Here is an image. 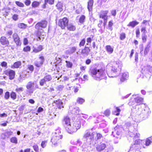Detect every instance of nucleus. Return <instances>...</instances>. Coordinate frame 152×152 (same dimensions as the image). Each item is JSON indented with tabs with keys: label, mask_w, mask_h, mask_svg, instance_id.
Listing matches in <instances>:
<instances>
[{
	"label": "nucleus",
	"mask_w": 152,
	"mask_h": 152,
	"mask_svg": "<svg viewBox=\"0 0 152 152\" xmlns=\"http://www.w3.org/2000/svg\"><path fill=\"white\" fill-rule=\"evenodd\" d=\"M89 73L91 76L96 80L105 79L107 78V73L102 69L91 67Z\"/></svg>",
	"instance_id": "nucleus-1"
},
{
	"label": "nucleus",
	"mask_w": 152,
	"mask_h": 152,
	"mask_svg": "<svg viewBox=\"0 0 152 152\" xmlns=\"http://www.w3.org/2000/svg\"><path fill=\"white\" fill-rule=\"evenodd\" d=\"M122 66V64L120 61H116L114 62L111 69V73L112 75H110L109 74L107 75L110 77H113L117 76L120 71Z\"/></svg>",
	"instance_id": "nucleus-2"
},
{
	"label": "nucleus",
	"mask_w": 152,
	"mask_h": 152,
	"mask_svg": "<svg viewBox=\"0 0 152 152\" xmlns=\"http://www.w3.org/2000/svg\"><path fill=\"white\" fill-rule=\"evenodd\" d=\"M152 74V66L150 65L144 66L142 69L140 77L145 80H148Z\"/></svg>",
	"instance_id": "nucleus-3"
},
{
	"label": "nucleus",
	"mask_w": 152,
	"mask_h": 152,
	"mask_svg": "<svg viewBox=\"0 0 152 152\" xmlns=\"http://www.w3.org/2000/svg\"><path fill=\"white\" fill-rule=\"evenodd\" d=\"M96 149L98 152H101L104 150L105 152H111L113 151V148L112 145L107 142H101L96 145Z\"/></svg>",
	"instance_id": "nucleus-4"
},
{
	"label": "nucleus",
	"mask_w": 152,
	"mask_h": 152,
	"mask_svg": "<svg viewBox=\"0 0 152 152\" xmlns=\"http://www.w3.org/2000/svg\"><path fill=\"white\" fill-rule=\"evenodd\" d=\"M124 126L126 127H128V136L133 138L134 139L139 137L140 134L138 133L137 130L135 129L133 126H131L130 123L127 122L126 123Z\"/></svg>",
	"instance_id": "nucleus-5"
},
{
	"label": "nucleus",
	"mask_w": 152,
	"mask_h": 152,
	"mask_svg": "<svg viewBox=\"0 0 152 152\" xmlns=\"http://www.w3.org/2000/svg\"><path fill=\"white\" fill-rule=\"evenodd\" d=\"M26 88V93L27 95H31L33 93L34 91L36 89L39 88L37 84L35 81H30L28 83Z\"/></svg>",
	"instance_id": "nucleus-6"
},
{
	"label": "nucleus",
	"mask_w": 152,
	"mask_h": 152,
	"mask_svg": "<svg viewBox=\"0 0 152 152\" xmlns=\"http://www.w3.org/2000/svg\"><path fill=\"white\" fill-rule=\"evenodd\" d=\"M151 113L148 107H145L143 109L140 114L137 116V120L139 121H142L146 120Z\"/></svg>",
	"instance_id": "nucleus-7"
},
{
	"label": "nucleus",
	"mask_w": 152,
	"mask_h": 152,
	"mask_svg": "<svg viewBox=\"0 0 152 152\" xmlns=\"http://www.w3.org/2000/svg\"><path fill=\"white\" fill-rule=\"evenodd\" d=\"M114 131H113L112 134L114 137H116L117 139H120L122 133L124 131V129L122 125H117L114 128Z\"/></svg>",
	"instance_id": "nucleus-8"
},
{
	"label": "nucleus",
	"mask_w": 152,
	"mask_h": 152,
	"mask_svg": "<svg viewBox=\"0 0 152 152\" xmlns=\"http://www.w3.org/2000/svg\"><path fill=\"white\" fill-rule=\"evenodd\" d=\"M96 134L95 132H91L88 130H86L83 136V138L86 139L88 144L91 145L94 141V136Z\"/></svg>",
	"instance_id": "nucleus-9"
},
{
	"label": "nucleus",
	"mask_w": 152,
	"mask_h": 152,
	"mask_svg": "<svg viewBox=\"0 0 152 152\" xmlns=\"http://www.w3.org/2000/svg\"><path fill=\"white\" fill-rule=\"evenodd\" d=\"M62 123L66 131L69 133V130H70V128H71L70 118L67 116L64 117Z\"/></svg>",
	"instance_id": "nucleus-10"
},
{
	"label": "nucleus",
	"mask_w": 152,
	"mask_h": 152,
	"mask_svg": "<svg viewBox=\"0 0 152 152\" xmlns=\"http://www.w3.org/2000/svg\"><path fill=\"white\" fill-rule=\"evenodd\" d=\"M141 141L140 139L136 140L134 143L130 146V150H134L135 152H140L139 150L140 148V144Z\"/></svg>",
	"instance_id": "nucleus-11"
},
{
	"label": "nucleus",
	"mask_w": 152,
	"mask_h": 152,
	"mask_svg": "<svg viewBox=\"0 0 152 152\" xmlns=\"http://www.w3.org/2000/svg\"><path fill=\"white\" fill-rule=\"evenodd\" d=\"M141 141L140 139L136 140L134 143L130 146V150H134L135 152H140L139 150L140 148V144Z\"/></svg>",
	"instance_id": "nucleus-12"
},
{
	"label": "nucleus",
	"mask_w": 152,
	"mask_h": 152,
	"mask_svg": "<svg viewBox=\"0 0 152 152\" xmlns=\"http://www.w3.org/2000/svg\"><path fill=\"white\" fill-rule=\"evenodd\" d=\"M81 126L80 122V121H77L74 122L73 126H71L69 133L72 134L73 132H76L77 130L79 129Z\"/></svg>",
	"instance_id": "nucleus-13"
},
{
	"label": "nucleus",
	"mask_w": 152,
	"mask_h": 152,
	"mask_svg": "<svg viewBox=\"0 0 152 152\" xmlns=\"http://www.w3.org/2000/svg\"><path fill=\"white\" fill-rule=\"evenodd\" d=\"M48 22L45 20H42L37 23L35 26V28L37 30L41 29L42 28H45L48 25Z\"/></svg>",
	"instance_id": "nucleus-14"
},
{
	"label": "nucleus",
	"mask_w": 152,
	"mask_h": 152,
	"mask_svg": "<svg viewBox=\"0 0 152 152\" xmlns=\"http://www.w3.org/2000/svg\"><path fill=\"white\" fill-rule=\"evenodd\" d=\"M69 22L68 19L66 18H64L62 19H60L58 22V25L62 29L65 28V27L67 26Z\"/></svg>",
	"instance_id": "nucleus-15"
},
{
	"label": "nucleus",
	"mask_w": 152,
	"mask_h": 152,
	"mask_svg": "<svg viewBox=\"0 0 152 152\" xmlns=\"http://www.w3.org/2000/svg\"><path fill=\"white\" fill-rule=\"evenodd\" d=\"M62 138V135L61 134H54L51 140V141L53 144L52 146L53 145L54 146H56L57 145V141H56V139L57 138L58 141L61 139Z\"/></svg>",
	"instance_id": "nucleus-16"
},
{
	"label": "nucleus",
	"mask_w": 152,
	"mask_h": 152,
	"mask_svg": "<svg viewBox=\"0 0 152 152\" xmlns=\"http://www.w3.org/2000/svg\"><path fill=\"white\" fill-rule=\"evenodd\" d=\"M45 61V58L43 56H41L39 57V59L34 62V65L38 68L42 66Z\"/></svg>",
	"instance_id": "nucleus-17"
},
{
	"label": "nucleus",
	"mask_w": 152,
	"mask_h": 152,
	"mask_svg": "<svg viewBox=\"0 0 152 152\" xmlns=\"http://www.w3.org/2000/svg\"><path fill=\"white\" fill-rule=\"evenodd\" d=\"M4 73L6 75H9L10 79L12 80L14 79L15 75L14 71L12 70H7Z\"/></svg>",
	"instance_id": "nucleus-18"
},
{
	"label": "nucleus",
	"mask_w": 152,
	"mask_h": 152,
	"mask_svg": "<svg viewBox=\"0 0 152 152\" xmlns=\"http://www.w3.org/2000/svg\"><path fill=\"white\" fill-rule=\"evenodd\" d=\"M13 134V132L10 130H7L4 133H2L1 137V139H4L6 138H9Z\"/></svg>",
	"instance_id": "nucleus-19"
},
{
	"label": "nucleus",
	"mask_w": 152,
	"mask_h": 152,
	"mask_svg": "<svg viewBox=\"0 0 152 152\" xmlns=\"http://www.w3.org/2000/svg\"><path fill=\"white\" fill-rule=\"evenodd\" d=\"M108 12V10L101 11L99 15V18L103 19H107V14Z\"/></svg>",
	"instance_id": "nucleus-20"
},
{
	"label": "nucleus",
	"mask_w": 152,
	"mask_h": 152,
	"mask_svg": "<svg viewBox=\"0 0 152 152\" xmlns=\"http://www.w3.org/2000/svg\"><path fill=\"white\" fill-rule=\"evenodd\" d=\"M71 113L73 115H80V110L78 107H76L70 110Z\"/></svg>",
	"instance_id": "nucleus-21"
},
{
	"label": "nucleus",
	"mask_w": 152,
	"mask_h": 152,
	"mask_svg": "<svg viewBox=\"0 0 152 152\" xmlns=\"http://www.w3.org/2000/svg\"><path fill=\"white\" fill-rule=\"evenodd\" d=\"M54 102L58 109H61V108L64 107L63 103L61 100L59 99L58 100H55Z\"/></svg>",
	"instance_id": "nucleus-22"
},
{
	"label": "nucleus",
	"mask_w": 152,
	"mask_h": 152,
	"mask_svg": "<svg viewBox=\"0 0 152 152\" xmlns=\"http://www.w3.org/2000/svg\"><path fill=\"white\" fill-rule=\"evenodd\" d=\"M129 74L127 72H124L123 73L121 78V81L122 82H124L125 80H127L128 79Z\"/></svg>",
	"instance_id": "nucleus-23"
},
{
	"label": "nucleus",
	"mask_w": 152,
	"mask_h": 152,
	"mask_svg": "<svg viewBox=\"0 0 152 152\" xmlns=\"http://www.w3.org/2000/svg\"><path fill=\"white\" fill-rule=\"evenodd\" d=\"M90 51L89 48L88 47H85V48L81 51V53L87 56Z\"/></svg>",
	"instance_id": "nucleus-24"
},
{
	"label": "nucleus",
	"mask_w": 152,
	"mask_h": 152,
	"mask_svg": "<svg viewBox=\"0 0 152 152\" xmlns=\"http://www.w3.org/2000/svg\"><path fill=\"white\" fill-rule=\"evenodd\" d=\"M93 3V0H89L88 2V9L89 12L91 11L92 10Z\"/></svg>",
	"instance_id": "nucleus-25"
},
{
	"label": "nucleus",
	"mask_w": 152,
	"mask_h": 152,
	"mask_svg": "<svg viewBox=\"0 0 152 152\" xmlns=\"http://www.w3.org/2000/svg\"><path fill=\"white\" fill-rule=\"evenodd\" d=\"M38 38H44L45 37V33L44 32H41L38 31L37 33Z\"/></svg>",
	"instance_id": "nucleus-26"
},
{
	"label": "nucleus",
	"mask_w": 152,
	"mask_h": 152,
	"mask_svg": "<svg viewBox=\"0 0 152 152\" xmlns=\"http://www.w3.org/2000/svg\"><path fill=\"white\" fill-rule=\"evenodd\" d=\"M139 23V22L136 20L132 21L130 22L129 24L127 25L128 26H131L132 28H134L135 26L137 25Z\"/></svg>",
	"instance_id": "nucleus-27"
},
{
	"label": "nucleus",
	"mask_w": 152,
	"mask_h": 152,
	"mask_svg": "<svg viewBox=\"0 0 152 152\" xmlns=\"http://www.w3.org/2000/svg\"><path fill=\"white\" fill-rule=\"evenodd\" d=\"M67 27L68 30L70 31H74L76 29L75 26L72 23L68 24Z\"/></svg>",
	"instance_id": "nucleus-28"
},
{
	"label": "nucleus",
	"mask_w": 152,
	"mask_h": 152,
	"mask_svg": "<svg viewBox=\"0 0 152 152\" xmlns=\"http://www.w3.org/2000/svg\"><path fill=\"white\" fill-rule=\"evenodd\" d=\"M1 43L6 46H7L9 44V42L7 39H0Z\"/></svg>",
	"instance_id": "nucleus-29"
},
{
	"label": "nucleus",
	"mask_w": 152,
	"mask_h": 152,
	"mask_svg": "<svg viewBox=\"0 0 152 152\" xmlns=\"http://www.w3.org/2000/svg\"><path fill=\"white\" fill-rule=\"evenodd\" d=\"M106 49L107 52L110 54H111L113 52V49L110 45H107Z\"/></svg>",
	"instance_id": "nucleus-30"
},
{
	"label": "nucleus",
	"mask_w": 152,
	"mask_h": 152,
	"mask_svg": "<svg viewBox=\"0 0 152 152\" xmlns=\"http://www.w3.org/2000/svg\"><path fill=\"white\" fill-rule=\"evenodd\" d=\"M64 88V86L62 85H58L56 88L57 92L58 93H60L62 91Z\"/></svg>",
	"instance_id": "nucleus-31"
},
{
	"label": "nucleus",
	"mask_w": 152,
	"mask_h": 152,
	"mask_svg": "<svg viewBox=\"0 0 152 152\" xmlns=\"http://www.w3.org/2000/svg\"><path fill=\"white\" fill-rule=\"evenodd\" d=\"M76 50V48L75 47L70 48L66 50V52L69 54H72L74 53Z\"/></svg>",
	"instance_id": "nucleus-32"
},
{
	"label": "nucleus",
	"mask_w": 152,
	"mask_h": 152,
	"mask_svg": "<svg viewBox=\"0 0 152 152\" xmlns=\"http://www.w3.org/2000/svg\"><path fill=\"white\" fill-rule=\"evenodd\" d=\"M151 46V42H149L148 44L147 45L144 51V55H147L149 50V48Z\"/></svg>",
	"instance_id": "nucleus-33"
},
{
	"label": "nucleus",
	"mask_w": 152,
	"mask_h": 152,
	"mask_svg": "<svg viewBox=\"0 0 152 152\" xmlns=\"http://www.w3.org/2000/svg\"><path fill=\"white\" fill-rule=\"evenodd\" d=\"M152 143V136L146 139L145 145L146 146H149Z\"/></svg>",
	"instance_id": "nucleus-34"
},
{
	"label": "nucleus",
	"mask_w": 152,
	"mask_h": 152,
	"mask_svg": "<svg viewBox=\"0 0 152 152\" xmlns=\"http://www.w3.org/2000/svg\"><path fill=\"white\" fill-rule=\"evenodd\" d=\"M135 102L137 103L140 104H141L143 101V99L142 98L137 97L135 99Z\"/></svg>",
	"instance_id": "nucleus-35"
},
{
	"label": "nucleus",
	"mask_w": 152,
	"mask_h": 152,
	"mask_svg": "<svg viewBox=\"0 0 152 152\" xmlns=\"http://www.w3.org/2000/svg\"><path fill=\"white\" fill-rule=\"evenodd\" d=\"M57 9L60 11L61 12L62 11L63 4L61 2H58L56 5Z\"/></svg>",
	"instance_id": "nucleus-36"
},
{
	"label": "nucleus",
	"mask_w": 152,
	"mask_h": 152,
	"mask_svg": "<svg viewBox=\"0 0 152 152\" xmlns=\"http://www.w3.org/2000/svg\"><path fill=\"white\" fill-rule=\"evenodd\" d=\"M43 79L46 82H48L52 80V76L50 75H47L44 77Z\"/></svg>",
	"instance_id": "nucleus-37"
},
{
	"label": "nucleus",
	"mask_w": 152,
	"mask_h": 152,
	"mask_svg": "<svg viewBox=\"0 0 152 152\" xmlns=\"http://www.w3.org/2000/svg\"><path fill=\"white\" fill-rule=\"evenodd\" d=\"M66 66L67 68H71L73 66V64L72 62L69 61H66Z\"/></svg>",
	"instance_id": "nucleus-38"
},
{
	"label": "nucleus",
	"mask_w": 152,
	"mask_h": 152,
	"mask_svg": "<svg viewBox=\"0 0 152 152\" xmlns=\"http://www.w3.org/2000/svg\"><path fill=\"white\" fill-rule=\"evenodd\" d=\"M85 19L86 17L85 15H81L79 19V22L83 24L85 22Z\"/></svg>",
	"instance_id": "nucleus-39"
},
{
	"label": "nucleus",
	"mask_w": 152,
	"mask_h": 152,
	"mask_svg": "<svg viewBox=\"0 0 152 152\" xmlns=\"http://www.w3.org/2000/svg\"><path fill=\"white\" fill-rule=\"evenodd\" d=\"M21 64V62L20 61L15 62L13 65V67L15 68H18Z\"/></svg>",
	"instance_id": "nucleus-40"
},
{
	"label": "nucleus",
	"mask_w": 152,
	"mask_h": 152,
	"mask_svg": "<svg viewBox=\"0 0 152 152\" xmlns=\"http://www.w3.org/2000/svg\"><path fill=\"white\" fill-rule=\"evenodd\" d=\"M115 109L116 110L114 112L113 114L116 115H119L121 110L118 107H116Z\"/></svg>",
	"instance_id": "nucleus-41"
},
{
	"label": "nucleus",
	"mask_w": 152,
	"mask_h": 152,
	"mask_svg": "<svg viewBox=\"0 0 152 152\" xmlns=\"http://www.w3.org/2000/svg\"><path fill=\"white\" fill-rule=\"evenodd\" d=\"M10 141L11 142L16 144L18 143L17 139L16 137H13L10 139Z\"/></svg>",
	"instance_id": "nucleus-42"
},
{
	"label": "nucleus",
	"mask_w": 152,
	"mask_h": 152,
	"mask_svg": "<svg viewBox=\"0 0 152 152\" xmlns=\"http://www.w3.org/2000/svg\"><path fill=\"white\" fill-rule=\"evenodd\" d=\"M141 32L142 33V35L143 36H145V34L147 33V31L146 30L145 27H143L141 29ZM142 38H145V37H142Z\"/></svg>",
	"instance_id": "nucleus-43"
},
{
	"label": "nucleus",
	"mask_w": 152,
	"mask_h": 152,
	"mask_svg": "<svg viewBox=\"0 0 152 152\" xmlns=\"http://www.w3.org/2000/svg\"><path fill=\"white\" fill-rule=\"evenodd\" d=\"M27 25L23 23H19L18 24V27L20 28H25Z\"/></svg>",
	"instance_id": "nucleus-44"
},
{
	"label": "nucleus",
	"mask_w": 152,
	"mask_h": 152,
	"mask_svg": "<svg viewBox=\"0 0 152 152\" xmlns=\"http://www.w3.org/2000/svg\"><path fill=\"white\" fill-rule=\"evenodd\" d=\"M14 41L17 45L20 46L21 45V42L20 40V39H14Z\"/></svg>",
	"instance_id": "nucleus-45"
},
{
	"label": "nucleus",
	"mask_w": 152,
	"mask_h": 152,
	"mask_svg": "<svg viewBox=\"0 0 152 152\" xmlns=\"http://www.w3.org/2000/svg\"><path fill=\"white\" fill-rule=\"evenodd\" d=\"M10 96L11 98L13 100H15L16 98V93L12 91V92L10 94Z\"/></svg>",
	"instance_id": "nucleus-46"
},
{
	"label": "nucleus",
	"mask_w": 152,
	"mask_h": 152,
	"mask_svg": "<svg viewBox=\"0 0 152 152\" xmlns=\"http://www.w3.org/2000/svg\"><path fill=\"white\" fill-rule=\"evenodd\" d=\"M46 82L45 80L43 78L41 79L39 81V84L41 86H43L44 84H46Z\"/></svg>",
	"instance_id": "nucleus-47"
},
{
	"label": "nucleus",
	"mask_w": 152,
	"mask_h": 152,
	"mask_svg": "<svg viewBox=\"0 0 152 152\" xmlns=\"http://www.w3.org/2000/svg\"><path fill=\"white\" fill-rule=\"evenodd\" d=\"M77 101L78 103L81 104L84 102L85 100L82 98L79 97L77 99Z\"/></svg>",
	"instance_id": "nucleus-48"
},
{
	"label": "nucleus",
	"mask_w": 152,
	"mask_h": 152,
	"mask_svg": "<svg viewBox=\"0 0 152 152\" xmlns=\"http://www.w3.org/2000/svg\"><path fill=\"white\" fill-rule=\"evenodd\" d=\"M15 3L17 6L20 7H23L24 6L23 3L19 1H15Z\"/></svg>",
	"instance_id": "nucleus-49"
},
{
	"label": "nucleus",
	"mask_w": 152,
	"mask_h": 152,
	"mask_svg": "<svg viewBox=\"0 0 152 152\" xmlns=\"http://www.w3.org/2000/svg\"><path fill=\"white\" fill-rule=\"evenodd\" d=\"M10 96V92L9 91H6L5 94L4 96V98L6 99H8Z\"/></svg>",
	"instance_id": "nucleus-50"
},
{
	"label": "nucleus",
	"mask_w": 152,
	"mask_h": 152,
	"mask_svg": "<svg viewBox=\"0 0 152 152\" xmlns=\"http://www.w3.org/2000/svg\"><path fill=\"white\" fill-rule=\"evenodd\" d=\"M71 152H78V149L77 147L74 146L71 147L70 148Z\"/></svg>",
	"instance_id": "nucleus-51"
},
{
	"label": "nucleus",
	"mask_w": 152,
	"mask_h": 152,
	"mask_svg": "<svg viewBox=\"0 0 152 152\" xmlns=\"http://www.w3.org/2000/svg\"><path fill=\"white\" fill-rule=\"evenodd\" d=\"M39 4V2L35 1L33 2L32 4L33 7H38Z\"/></svg>",
	"instance_id": "nucleus-52"
},
{
	"label": "nucleus",
	"mask_w": 152,
	"mask_h": 152,
	"mask_svg": "<svg viewBox=\"0 0 152 152\" xmlns=\"http://www.w3.org/2000/svg\"><path fill=\"white\" fill-rule=\"evenodd\" d=\"M24 77L25 76L24 75H23L22 74H20L19 77L18 78L19 81L20 82H22Z\"/></svg>",
	"instance_id": "nucleus-53"
},
{
	"label": "nucleus",
	"mask_w": 152,
	"mask_h": 152,
	"mask_svg": "<svg viewBox=\"0 0 152 152\" xmlns=\"http://www.w3.org/2000/svg\"><path fill=\"white\" fill-rule=\"evenodd\" d=\"M113 23L112 20H111L109 21L108 24V28L110 31H112L113 30L112 26H113Z\"/></svg>",
	"instance_id": "nucleus-54"
},
{
	"label": "nucleus",
	"mask_w": 152,
	"mask_h": 152,
	"mask_svg": "<svg viewBox=\"0 0 152 152\" xmlns=\"http://www.w3.org/2000/svg\"><path fill=\"white\" fill-rule=\"evenodd\" d=\"M45 3H48L52 5L54 4V0H45Z\"/></svg>",
	"instance_id": "nucleus-55"
},
{
	"label": "nucleus",
	"mask_w": 152,
	"mask_h": 152,
	"mask_svg": "<svg viewBox=\"0 0 152 152\" xmlns=\"http://www.w3.org/2000/svg\"><path fill=\"white\" fill-rule=\"evenodd\" d=\"M47 143V141H42L41 144V146L42 148H44L46 146Z\"/></svg>",
	"instance_id": "nucleus-56"
},
{
	"label": "nucleus",
	"mask_w": 152,
	"mask_h": 152,
	"mask_svg": "<svg viewBox=\"0 0 152 152\" xmlns=\"http://www.w3.org/2000/svg\"><path fill=\"white\" fill-rule=\"evenodd\" d=\"M30 47L29 46H27L23 48V50L25 52H27L30 51Z\"/></svg>",
	"instance_id": "nucleus-57"
},
{
	"label": "nucleus",
	"mask_w": 152,
	"mask_h": 152,
	"mask_svg": "<svg viewBox=\"0 0 152 152\" xmlns=\"http://www.w3.org/2000/svg\"><path fill=\"white\" fill-rule=\"evenodd\" d=\"M33 148L34 149V150L36 152H38L39 151V148H38V146L37 145H34L33 146Z\"/></svg>",
	"instance_id": "nucleus-58"
},
{
	"label": "nucleus",
	"mask_w": 152,
	"mask_h": 152,
	"mask_svg": "<svg viewBox=\"0 0 152 152\" xmlns=\"http://www.w3.org/2000/svg\"><path fill=\"white\" fill-rule=\"evenodd\" d=\"M85 43V39H83L80 43L79 45L80 47L83 46Z\"/></svg>",
	"instance_id": "nucleus-59"
},
{
	"label": "nucleus",
	"mask_w": 152,
	"mask_h": 152,
	"mask_svg": "<svg viewBox=\"0 0 152 152\" xmlns=\"http://www.w3.org/2000/svg\"><path fill=\"white\" fill-rule=\"evenodd\" d=\"M110 114V111L109 110H106L104 113V115L107 116H108Z\"/></svg>",
	"instance_id": "nucleus-60"
},
{
	"label": "nucleus",
	"mask_w": 152,
	"mask_h": 152,
	"mask_svg": "<svg viewBox=\"0 0 152 152\" xmlns=\"http://www.w3.org/2000/svg\"><path fill=\"white\" fill-rule=\"evenodd\" d=\"M12 18L13 20L16 21L18 19V15L17 14H14L12 16Z\"/></svg>",
	"instance_id": "nucleus-61"
},
{
	"label": "nucleus",
	"mask_w": 152,
	"mask_h": 152,
	"mask_svg": "<svg viewBox=\"0 0 152 152\" xmlns=\"http://www.w3.org/2000/svg\"><path fill=\"white\" fill-rule=\"evenodd\" d=\"M24 3L26 5L28 6L30 4L31 1L30 0H26L24 2Z\"/></svg>",
	"instance_id": "nucleus-62"
},
{
	"label": "nucleus",
	"mask_w": 152,
	"mask_h": 152,
	"mask_svg": "<svg viewBox=\"0 0 152 152\" xmlns=\"http://www.w3.org/2000/svg\"><path fill=\"white\" fill-rule=\"evenodd\" d=\"M136 34L137 37H139L140 35V31L139 29H137L136 31Z\"/></svg>",
	"instance_id": "nucleus-63"
},
{
	"label": "nucleus",
	"mask_w": 152,
	"mask_h": 152,
	"mask_svg": "<svg viewBox=\"0 0 152 152\" xmlns=\"http://www.w3.org/2000/svg\"><path fill=\"white\" fill-rule=\"evenodd\" d=\"M15 91L18 92V93H19L23 91V88L22 87H20L16 88L15 90Z\"/></svg>",
	"instance_id": "nucleus-64"
}]
</instances>
